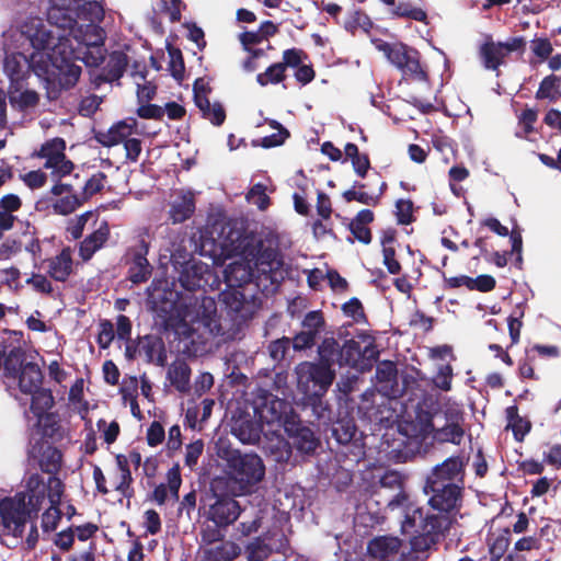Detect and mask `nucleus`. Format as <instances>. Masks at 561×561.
Returning a JSON list of instances; mask_svg holds the SVG:
<instances>
[{
  "mask_svg": "<svg viewBox=\"0 0 561 561\" xmlns=\"http://www.w3.org/2000/svg\"><path fill=\"white\" fill-rule=\"evenodd\" d=\"M22 51H7L4 72L11 84H20L31 70L45 82L48 98L55 99L61 89L72 85L64 84L61 55L54 48L57 45L53 30L39 18H27L20 28Z\"/></svg>",
  "mask_w": 561,
  "mask_h": 561,
  "instance_id": "1",
  "label": "nucleus"
},
{
  "mask_svg": "<svg viewBox=\"0 0 561 561\" xmlns=\"http://www.w3.org/2000/svg\"><path fill=\"white\" fill-rule=\"evenodd\" d=\"M81 1H78L75 9L65 10H80L79 16L88 20L89 23L69 20L67 26L47 25L53 30L57 42L54 49L61 55V64H57V67L64 70L62 83L68 85H75L81 75V67L76 64V60H81L87 67H98L105 58L103 47L105 33L96 24L103 20L104 9L98 1H88L82 5Z\"/></svg>",
  "mask_w": 561,
  "mask_h": 561,
  "instance_id": "2",
  "label": "nucleus"
},
{
  "mask_svg": "<svg viewBox=\"0 0 561 561\" xmlns=\"http://www.w3.org/2000/svg\"><path fill=\"white\" fill-rule=\"evenodd\" d=\"M256 421L265 428V438L271 440L268 449L279 451L278 460L288 459L290 448L282 436V431L287 434L294 433L296 428V416L291 405L273 394H266L254 408Z\"/></svg>",
  "mask_w": 561,
  "mask_h": 561,
  "instance_id": "3",
  "label": "nucleus"
},
{
  "mask_svg": "<svg viewBox=\"0 0 561 561\" xmlns=\"http://www.w3.org/2000/svg\"><path fill=\"white\" fill-rule=\"evenodd\" d=\"M168 324L179 336L187 339H193L194 334L198 339L217 334L220 325L215 299L208 296L190 299L176 308V313L169 318Z\"/></svg>",
  "mask_w": 561,
  "mask_h": 561,
  "instance_id": "4",
  "label": "nucleus"
},
{
  "mask_svg": "<svg viewBox=\"0 0 561 561\" xmlns=\"http://www.w3.org/2000/svg\"><path fill=\"white\" fill-rule=\"evenodd\" d=\"M45 499V486L38 474H32L26 483V493L0 501V520L14 537L23 534L25 524L33 512H37Z\"/></svg>",
  "mask_w": 561,
  "mask_h": 561,
  "instance_id": "5",
  "label": "nucleus"
},
{
  "mask_svg": "<svg viewBox=\"0 0 561 561\" xmlns=\"http://www.w3.org/2000/svg\"><path fill=\"white\" fill-rule=\"evenodd\" d=\"M448 516H424L420 510H414L413 515L405 514L401 523V531L404 535L417 533L411 538V548L415 552H425L437 543L440 537L450 527Z\"/></svg>",
  "mask_w": 561,
  "mask_h": 561,
  "instance_id": "6",
  "label": "nucleus"
},
{
  "mask_svg": "<svg viewBox=\"0 0 561 561\" xmlns=\"http://www.w3.org/2000/svg\"><path fill=\"white\" fill-rule=\"evenodd\" d=\"M227 474L236 494L249 493L265 477V466L256 454L232 450L227 457Z\"/></svg>",
  "mask_w": 561,
  "mask_h": 561,
  "instance_id": "7",
  "label": "nucleus"
},
{
  "mask_svg": "<svg viewBox=\"0 0 561 561\" xmlns=\"http://www.w3.org/2000/svg\"><path fill=\"white\" fill-rule=\"evenodd\" d=\"M424 491L430 495L428 504L433 512L426 516H448L450 517V527L458 524V517L462 515L458 512V502L460 497V486L454 482L436 481L427 479Z\"/></svg>",
  "mask_w": 561,
  "mask_h": 561,
  "instance_id": "8",
  "label": "nucleus"
},
{
  "mask_svg": "<svg viewBox=\"0 0 561 561\" xmlns=\"http://www.w3.org/2000/svg\"><path fill=\"white\" fill-rule=\"evenodd\" d=\"M297 387L309 400L319 399L331 387L335 373L323 363H300L296 369Z\"/></svg>",
  "mask_w": 561,
  "mask_h": 561,
  "instance_id": "9",
  "label": "nucleus"
},
{
  "mask_svg": "<svg viewBox=\"0 0 561 561\" xmlns=\"http://www.w3.org/2000/svg\"><path fill=\"white\" fill-rule=\"evenodd\" d=\"M66 141L62 138H54L44 142L37 152V157L45 159L44 167L51 171L54 179L69 175L73 170V163L66 157Z\"/></svg>",
  "mask_w": 561,
  "mask_h": 561,
  "instance_id": "10",
  "label": "nucleus"
},
{
  "mask_svg": "<svg viewBox=\"0 0 561 561\" xmlns=\"http://www.w3.org/2000/svg\"><path fill=\"white\" fill-rule=\"evenodd\" d=\"M377 356L378 352L371 342L362 347L359 342L350 340L340 350L337 363L364 371L371 367Z\"/></svg>",
  "mask_w": 561,
  "mask_h": 561,
  "instance_id": "11",
  "label": "nucleus"
},
{
  "mask_svg": "<svg viewBox=\"0 0 561 561\" xmlns=\"http://www.w3.org/2000/svg\"><path fill=\"white\" fill-rule=\"evenodd\" d=\"M220 301L236 319L247 320L259 308L257 300L251 296L249 299L243 286H226L219 295Z\"/></svg>",
  "mask_w": 561,
  "mask_h": 561,
  "instance_id": "12",
  "label": "nucleus"
},
{
  "mask_svg": "<svg viewBox=\"0 0 561 561\" xmlns=\"http://www.w3.org/2000/svg\"><path fill=\"white\" fill-rule=\"evenodd\" d=\"M254 256V251L248 250V248L242 253L233 256L224 271L226 286H243L254 277L252 265Z\"/></svg>",
  "mask_w": 561,
  "mask_h": 561,
  "instance_id": "13",
  "label": "nucleus"
},
{
  "mask_svg": "<svg viewBox=\"0 0 561 561\" xmlns=\"http://www.w3.org/2000/svg\"><path fill=\"white\" fill-rule=\"evenodd\" d=\"M465 436L463 416L458 404L450 405L445 411V424L434 428L433 438L440 443L459 445Z\"/></svg>",
  "mask_w": 561,
  "mask_h": 561,
  "instance_id": "14",
  "label": "nucleus"
},
{
  "mask_svg": "<svg viewBox=\"0 0 561 561\" xmlns=\"http://www.w3.org/2000/svg\"><path fill=\"white\" fill-rule=\"evenodd\" d=\"M180 282L188 290H194L196 288L205 289L206 287H213L218 283L208 265L196 261H192L186 265L180 276Z\"/></svg>",
  "mask_w": 561,
  "mask_h": 561,
  "instance_id": "15",
  "label": "nucleus"
},
{
  "mask_svg": "<svg viewBox=\"0 0 561 561\" xmlns=\"http://www.w3.org/2000/svg\"><path fill=\"white\" fill-rule=\"evenodd\" d=\"M50 206L55 214L67 216L73 213L82 201L73 193L70 185L56 184L50 190Z\"/></svg>",
  "mask_w": 561,
  "mask_h": 561,
  "instance_id": "16",
  "label": "nucleus"
},
{
  "mask_svg": "<svg viewBox=\"0 0 561 561\" xmlns=\"http://www.w3.org/2000/svg\"><path fill=\"white\" fill-rule=\"evenodd\" d=\"M522 39H513L508 43H485L480 49L481 59L488 69L495 70L504 57L510 53L520 48Z\"/></svg>",
  "mask_w": 561,
  "mask_h": 561,
  "instance_id": "17",
  "label": "nucleus"
},
{
  "mask_svg": "<svg viewBox=\"0 0 561 561\" xmlns=\"http://www.w3.org/2000/svg\"><path fill=\"white\" fill-rule=\"evenodd\" d=\"M401 545L397 537H377L368 543V553L376 561H400Z\"/></svg>",
  "mask_w": 561,
  "mask_h": 561,
  "instance_id": "18",
  "label": "nucleus"
},
{
  "mask_svg": "<svg viewBox=\"0 0 561 561\" xmlns=\"http://www.w3.org/2000/svg\"><path fill=\"white\" fill-rule=\"evenodd\" d=\"M137 122L135 118H126L119 121L105 131H99L96 135L98 141L105 146L112 147L118 144H125L129 140L136 130Z\"/></svg>",
  "mask_w": 561,
  "mask_h": 561,
  "instance_id": "19",
  "label": "nucleus"
},
{
  "mask_svg": "<svg viewBox=\"0 0 561 561\" xmlns=\"http://www.w3.org/2000/svg\"><path fill=\"white\" fill-rule=\"evenodd\" d=\"M208 514L217 526H228L239 517L240 506L233 499H219L210 506Z\"/></svg>",
  "mask_w": 561,
  "mask_h": 561,
  "instance_id": "20",
  "label": "nucleus"
},
{
  "mask_svg": "<svg viewBox=\"0 0 561 561\" xmlns=\"http://www.w3.org/2000/svg\"><path fill=\"white\" fill-rule=\"evenodd\" d=\"M373 44L376 49L381 51L388 61L397 67L400 71L403 70L410 57H412L411 55L415 53L414 49L408 48L405 45L399 43L389 44L381 39H373Z\"/></svg>",
  "mask_w": 561,
  "mask_h": 561,
  "instance_id": "21",
  "label": "nucleus"
},
{
  "mask_svg": "<svg viewBox=\"0 0 561 561\" xmlns=\"http://www.w3.org/2000/svg\"><path fill=\"white\" fill-rule=\"evenodd\" d=\"M463 461L459 457H451L442 465L436 466L427 479L436 481L454 482L458 484L462 480Z\"/></svg>",
  "mask_w": 561,
  "mask_h": 561,
  "instance_id": "22",
  "label": "nucleus"
},
{
  "mask_svg": "<svg viewBox=\"0 0 561 561\" xmlns=\"http://www.w3.org/2000/svg\"><path fill=\"white\" fill-rule=\"evenodd\" d=\"M167 480L168 483H161L158 486H156L152 494L153 500L160 505H162L170 499H179V490L182 483V479L178 467H173L168 471Z\"/></svg>",
  "mask_w": 561,
  "mask_h": 561,
  "instance_id": "23",
  "label": "nucleus"
},
{
  "mask_svg": "<svg viewBox=\"0 0 561 561\" xmlns=\"http://www.w3.org/2000/svg\"><path fill=\"white\" fill-rule=\"evenodd\" d=\"M147 253L148 247L145 241H141L139 249L134 253L129 267V279L134 284L146 282L151 274V266L146 257Z\"/></svg>",
  "mask_w": 561,
  "mask_h": 561,
  "instance_id": "24",
  "label": "nucleus"
},
{
  "mask_svg": "<svg viewBox=\"0 0 561 561\" xmlns=\"http://www.w3.org/2000/svg\"><path fill=\"white\" fill-rule=\"evenodd\" d=\"M110 229L107 222L103 221L101 225L89 234L80 244L79 253L83 260H90L92 255L100 250L107 241Z\"/></svg>",
  "mask_w": 561,
  "mask_h": 561,
  "instance_id": "25",
  "label": "nucleus"
},
{
  "mask_svg": "<svg viewBox=\"0 0 561 561\" xmlns=\"http://www.w3.org/2000/svg\"><path fill=\"white\" fill-rule=\"evenodd\" d=\"M248 250H253L255 253L252 261L254 276L273 274L280 267V261L274 251L261 250L256 247H250Z\"/></svg>",
  "mask_w": 561,
  "mask_h": 561,
  "instance_id": "26",
  "label": "nucleus"
},
{
  "mask_svg": "<svg viewBox=\"0 0 561 561\" xmlns=\"http://www.w3.org/2000/svg\"><path fill=\"white\" fill-rule=\"evenodd\" d=\"M73 262L69 248L48 261V274L58 282H65L72 273Z\"/></svg>",
  "mask_w": 561,
  "mask_h": 561,
  "instance_id": "27",
  "label": "nucleus"
},
{
  "mask_svg": "<svg viewBox=\"0 0 561 561\" xmlns=\"http://www.w3.org/2000/svg\"><path fill=\"white\" fill-rule=\"evenodd\" d=\"M195 209L194 196L191 192H181L171 203L170 217L174 224L188 219Z\"/></svg>",
  "mask_w": 561,
  "mask_h": 561,
  "instance_id": "28",
  "label": "nucleus"
},
{
  "mask_svg": "<svg viewBox=\"0 0 561 561\" xmlns=\"http://www.w3.org/2000/svg\"><path fill=\"white\" fill-rule=\"evenodd\" d=\"M20 84H11L9 100L12 107L23 112L35 108L39 102V95L34 90H22Z\"/></svg>",
  "mask_w": 561,
  "mask_h": 561,
  "instance_id": "29",
  "label": "nucleus"
},
{
  "mask_svg": "<svg viewBox=\"0 0 561 561\" xmlns=\"http://www.w3.org/2000/svg\"><path fill=\"white\" fill-rule=\"evenodd\" d=\"M42 371L36 364L26 363L21 367L19 387L21 392L30 394L42 386Z\"/></svg>",
  "mask_w": 561,
  "mask_h": 561,
  "instance_id": "30",
  "label": "nucleus"
},
{
  "mask_svg": "<svg viewBox=\"0 0 561 561\" xmlns=\"http://www.w3.org/2000/svg\"><path fill=\"white\" fill-rule=\"evenodd\" d=\"M288 435L293 438V444L301 453H312L318 446V439L313 432L309 427L301 426L298 416H296V428L294 433Z\"/></svg>",
  "mask_w": 561,
  "mask_h": 561,
  "instance_id": "31",
  "label": "nucleus"
},
{
  "mask_svg": "<svg viewBox=\"0 0 561 561\" xmlns=\"http://www.w3.org/2000/svg\"><path fill=\"white\" fill-rule=\"evenodd\" d=\"M265 428L256 421L237 422L232 427L233 435L243 444H255L260 440L261 434L264 435Z\"/></svg>",
  "mask_w": 561,
  "mask_h": 561,
  "instance_id": "32",
  "label": "nucleus"
},
{
  "mask_svg": "<svg viewBox=\"0 0 561 561\" xmlns=\"http://www.w3.org/2000/svg\"><path fill=\"white\" fill-rule=\"evenodd\" d=\"M196 106L203 113V116L210 121L214 125L220 126L226 118V113L221 104L211 103L207 96L197 92Z\"/></svg>",
  "mask_w": 561,
  "mask_h": 561,
  "instance_id": "33",
  "label": "nucleus"
},
{
  "mask_svg": "<svg viewBox=\"0 0 561 561\" xmlns=\"http://www.w3.org/2000/svg\"><path fill=\"white\" fill-rule=\"evenodd\" d=\"M191 369L184 360L173 362L168 369V379L180 392L188 390Z\"/></svg>",
  "mask_w": 561,
  "mask_h": 561,
  "instance_id": "34",
  "label": "nucleus"
},
{
  "mask_svg": "<svg viewBox=\"0 0 561 561\" xmlns=\"http://www.w3.org/2000/svg\"><path fill=\"white\" fill-rule=\"evenodd\" d=\"M35 425L42 434L51 439H60L64 436V426L55 413H48L36 417Z\"/></svg>",
  "mask_w": 561,
  "mask_h": 561,
  "instance_id": "35",
  "label": "nucleus"
},
{
  "mask_svg": "<svg viewBox=\"0 0 561 561\" xmlns=\"http://www.w3.org/2000/svg\"><path fill=\"white\" fill-rule=\"evenodd\" d=\"M28 396L32 398L31 412L35 419L49 413L48 410L54 405V398L49 390L41 387Z\"/></svg>",
  "mask_w": 561,
  "mask_h": 561,
  "instance_id": "36",
  "label": "nucleus"
},
{
  "mask_svg": "<svg viewBox=\"0 0 561 561\" xmlns=\"http://www.w3.org/2000/svg\"><path fill=\"white\" fill-rule=\"evenodd\" d=\"M356 433V426L352 419H340L332 427V435L340 444H348L352 442Z\"/></svg>",
  "mask_w": 561,
  "mask_h": 561,
  "instance_id": "37",
  "label": "nucleus"
},
{
  "mask_svg": "<svg viewBox=\"0 0 561 561\" xmlns=\"http://www.w3.org/2000/svg\"><path fill=\"white\" fill-rule=\"evenodd\" d=\"M537 99L557 100L561 98V78L549 76L542 80L536 93Z\"/></svg>",
  "mask_w": 561,
  "mask_h": 561,
  "instance_id": "38",
  "label": "nucleus"
},
{
  "mask_svg": "<svg viewBox=\"0 0 561 561\" xmlns=\"http://www.w3.org/2000/svg\"><path fill=\"white\" fill-rule=\"evenodd\" d=\"M408 64L404 66L403 70L401 71L403 77L411 78L416 81L426 82L427 81V73L422 68L420 64V57L417 51H415L413 55H411Z\"/></svg>",
  "mask_w": 561,
  "mask_h": 561,
  "instance_id": "39",
  "label": "nucleus"
},
{
  "mask_svg": "<svg viewBox=\"0 0 561 561\" xmlns=\"http://www.w3.org/2000/svg\"><path fill=\"white\" fill-rule=\"evenodd\" d=\"M206 552L217 561H229L240 553V548L236 543L228 541Z\"/></svg>",
  "mask_w": 561,
  "mask_h": 561,
  "instance_id": "40",
  "label": "nucleus"
},
{
  "mask_svg": "<svg viewBox=\"0 0 561 561\" xmlns=\"http://www.w3.org/2000/svg\"><path fill=\"white\" fill-rule=\"evenodd\" d=\"M340 350L339 343L334 339H325L319 346L321 363L331 367V363L337 362Z\"/></svg>",
  "mask_w": 561,
  "mask_h": 561,
  "instance_id": "41",
  "label": "nucleus"
},
{
  "mask_svg": "<svg viewBox=\"0 0 561 561\" xmlns=\"http://www.w3.org/2000/svg\"><path fill=\"white\" fill-rule=\"evenodd\" d=\"M134 82L137 87V98L139 102L149 101L153 98L156 89L146 80L145 72L139 71L133 73Z\"/></svg>",
  "mask_w": 561,
  "mask_h": 561,
  "instance_id": "42",
  "label": "nucleus"
},
{
  "mask_svg": "<svg viewBox=\"0 0 561 561\" xmlns=\"http://www.w3.org/2000/svg\"><path fill=\"white\" fill-rule=\"evenodd\" d=\"M127 66V57L122 51H113L107 61L108 76L111 79H118L122 77L125 67Z\"/></svg>",
  "mask_w": 561,
  "mask_h": 561,
  "instance_id": "43",
  "label": "nucleus"
},
{
  "mask_svg": "<svg viewBox=\"0 0 561 561\" xmlns=\"http://www.w3.org/2000/svg\"><path fill=\"white\" fill-rule=\"evenodd\" d=\"M266 188L263 184H255L247 194V201L255 205L260 210H265L270 205V198L266 195Z\"/></svg>",
  "mask_w": 561,
  "mask_h": 561,
  "instance_id": "44",
  "label": "nucleus"
},
{
  "mask_svg": "<svg viewBox=\"0 0 561 561\" xmlns=\"http://www.w3.org/2000/svg\"><path fill=\"white\" fill-rule=\"evenodd\" d=\"M285 65L284 64H275L267 68V70L263 73L257 75L256 81L261 85H266L268 83H278L284 78Z\"/></svg>",
  "mask_w": 561,
  "mask_h": 561,
  "instance_id": "45",
  "label": "nucleus"
},
{
  "mask_svg": "<svg viewBox=\"0 0 561 561\" xmlns=\"http://www.w3.org/2000/svg\"><path fill=\"white\" fill-rule=\"evenodd\" d=\"M272 548L264 539L256 538L248 546L249 561H263L271 553Z\"/></svg>",
  "mask_w": 561,
  "mask_h": 561,
  "instance_id": "46",
  "label": "nucleus"
},
{
  "mask_svg": "<svg viewBox=\"0 0 561 561\" xmlns=\"http://www.w3.org/2000/svg\"><path fill=\"white\" fill-rule=\"evenodd\" d=\"M130 383H131L130 387L123 386L121 388V392H122L124 402L129 404L131 414L135 417H137L138 420H140L141 419V411H140V408H139V405L137 403L136 396H135V391H136V388H137V380H136V378H133L130 380Z\"/></svg>",
  "mask_w": 561,
  "mask_h": 561,
  "instance_id": "47",
  "label": "nucleus"
},
{
  "mask_svg": "<svg viewBox=\"0 0 561 561\" xmlns=\"http://www.w3.org/2000/svg\"><path fill=\"white\" fill-rule=\"evenodd\" d=\"M116 463L119 469V482L116 489L125 494L133 481L131 473L129 468H127V460L125 459V456L118 455L116 457Z\"/></svg>",
  "mask_w": 561,
  "mask_h": 561,
  "instance_id": "48",
  "label": "nucleus"
},
{
  "mask_svg": "<svg viewBox=\"0 0 561 561\" xmlns=\"http://www.w3.org/2000/svg\"><path fill=\"white\" fill-rule=\"evenodd\" d=\"M106 184V176L102 172H96L85 182L83 186V199H87L99 193Z\"/></svg>",
  "mask_w": 561,
  "mask_h": 561,
  "instance_id": "49",
  "label": "nucleus"
},
{
  "mask_svg": "<svg viewBox=\"0 0 561 561\" xmlns=\"http://www.w3.org/2000/svg\"><path fill=\"white\" fill-rule=\"evenodd\" d=\"M165 438V432L162 424L158 421H153L147 428L146 439L150 447H157L163 443Z\"/></svg>",
  "mask_w": 561,
  "mask_h": 561,
  "instance_id": "50",
  "label": "nucleus"
},
{
  "mask_svg": "<svg viewBox=\"0 0 561 561\" xmlns=\"http://www.w3.org/2000/svg\"><path fill=\"white\" fill-rule=\"evenodd\" d=\"M44 486L45 493L47 492L50 505H58L64 492L61 481L56 477H50L47 484L44 483Z\"/></svg>",
  "mask_w": 561,
  "mask_h": 561,
  "instance_id": "51",
  "label": "nucleus"
},
{
  "mask_svg": "<svg viewBox=\"0 0 561 561\" xmlns=\"http://www.w3.org/2000/svg\"><path fill=\"white\" fill-rule=\"evenodd\" d=\"M204 450V443L197 439L185 447V465L193 469L202 456Z\"/></svg>",
  "mask_w": 561,
  "mask_h": 561,
  "instance_id": "52",
  "label": "nucleus"
},
{
  "mask_svg": "<svg viewBox=\"0 0 561 561\" xmlns=\"http://www.w3.org/2000/svg\"><path fill=\"white\" fill-rule=\"evenodd\" d=\"M96 426L99 431H102L106 444L111 445L116 440L119 434V425L116 421L107 423L104 420H99Z\"/></svg>",
  "mask_w": 561,
  "mask_h": 561,
  "instance_id": "53",
  "label": "nucleus"
},
{
  "mask_svg": "<svg viewBox=\"0 0 561 561\" xmlns=\"http://www.w3.org/2000/svg\"><path fill=\"white\" fill-rule=\"evenodd\" d=\"M91 211H87L70 220L67 226V231L73 239H79L82 236L83 229L89 220L92 217Z\"/></svg>",
  "mask_w": 561,
  "mask_h": 561,
  "instance_id": "54",
  "label": "nucleus"
},
{
  "mask_svg": "<svg viewBox=\"0 0 561 561\" xmlns=\"http://www.w3.org/2000/svg\"><path fill=\"white\" fill-rule=\"evenodd\" d=\"M271 125L273 128H276L278 133L262 138L261 144L265 148L279 146L288 137V131L285 128H283L277 122L273 121Z\"/></svg>",
  "mask_w": 561,
  "mask_h": 561,
  "instance_id": "55",
  "label": "nucleus"
},
{
  "mask_svg": "<svg viewBox=\"0 0 561 561\" xmlns=\"http://www.w3.org/2000/svg\"><path fill=\"white\" fill-rule=\"evenodd\" d=\"M182 446L181 428L173 425L169 428L168 439L165 444L168 456H173Z\"/></svg>",
  "mask_w": 561,
  "mask_h": 561,
  "instance_id": "56",
  "label": "nucleus"
},
{
  "mask_svg": "<svg viewBox=\"0 0 561 561\" xmlns=\"http://www.w3.org/2000/svg\"><path fill=\"white\" fill-rule=\"evenodd\" d=\"M347 202L357 201L364 205L375 206L379 202V196H374L363 191L350 190L343 194Z\"/></svg>",
  "mask_w": 561,
  "mask_h": 561,
  "instance_id": "57",
  "label": "nucleus"
},
{
  "mask_svg": "<svg viewBox=\"0 0 561 561\" xmlns=\"http://www.w3.org/2000/svg\"><path fill=\"white\" fill-rule=\"evenodd\" d=\"M302 325L306 331H311L316 336L323 327V318L319 311H310L306 314Z\"/></svg>",
  "mask_w": 561,
  "mask_h": 561,
  "instance_id": "58",
  "label": "nucleus"
},
{
  "mask_svg": "<svg viewBox=\"0 0 561 561\" xmlns=\"http://www.w3.org/2000/svg\"><path fill=\"white\" fill-rule=\"evenodd\" d=\"M58 505H50V507L43 514L42 526L44 530L50 531L57 527L58 520L60 519V511Z\"/></svg>",
  "mask_w": 561,
  "mask_h": 561,
  "instance_id": "59",
  "label": "nucleus"
},
{
  "mask_svg": "<svg viewBox=\"0 0 561 561\" xmlns=\"http://www.w3.org/2000/svg\"><path fill=\"white\" fill-rule=\"evenodd\" d=\"M26 284L32 286L34 290L42 294H49L53 290L50 282L42 274H33L26 279Z\"/></svg>",
  "mask_w": 561,
  "mask_h": 561,
  "instance_id": "60",
  "label": "nucleus"
},
{
  "mask_svg": "<svg viewBox=\"0 0 561 561\" xmlns=\"http://www.w3.org/2000/svg\"><path fill=\"white\" fill-rule=\"evenodd\" d=\"M22 181L32 190L43 187L46 183V174L41 171H31L22 175Z\"/></svg>",
  "mask_w": 561,
  "mask_h": 561,
  "instance_id": "61",
  "label": "nucleus"
},
{
  "mask_svg": "<svg viewBox=\"0 0 561 561\" xmlns=\"http://www.w3.org/2000/svg\"><path fill=\"white\" fill-rule=\"evenodd\" d=\"M137 114L146 119H160L164 115V110L156 104H141L137 110Z\"/></svg>",
  "mask_w": 561,
  "mask_h": 561,
  "instance_id": "62",
  "label": "nucleus"
},
{
  "mask_svg": "<svg viewBox=\"0 0 561 561\" xmlns=\"http://www.w3.org/2000/svg\"><path fill=\"white\" fill-rule=\"evenodd\" d=\"M314 339L316 335L311 331L304 330L293 339V347L296 351H301L311 347L314 343Z\"/></svg>",
  "mask_w": 561,
  "mask_h": 561,
  "instance_id": "63",
  "label": "nucleus"
},
{
  "mask_svg": "<svg viewBox=\"0 0 561 561\" xmlns=\"http://www.w3.org/2000/svg\"><path fill=\"white\" fill-rule=\"evenodd\" d=\"M342 309L347 317H351L356 322L364 318L362 304L356 298L345 302Z\"/></svg>",
  "mask_w": 561,
  "mask_h": 561,
  "instance_id": "64",
  "label": "nucleus"
}]
</instances>
